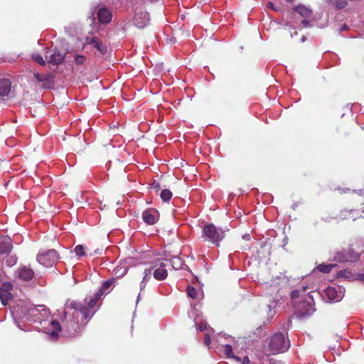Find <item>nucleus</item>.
Segmentation results:
<instances>
[{
	"mask_svg": "<svg viewBox=\"0 0 364 364\" xmlns=\"http://www.w3.org/2000/svg\"><path fill=\"white\" fill-rule=\"evenodd\" d=\"M16 312L21 318L28 321L38 319V316L46 317L48 315V309L44 305L33 306L25 305L18 306Z\"/></svg>",
	"mask_w": 364,
	"mask_h": 364,
	"instance_id": "7ed1b4c3",
	"label": "nucleus"
},
{
	"mask_svg": "<svg viewBox=\"0 0 364 364\" xmlns=\"http://www.w3.org/2000/svg\"><path fill=\"white\" fill-rule=\"evenodd\" d=\"M75 252L77 256L82 257L85 255V247L81 245H78L75 247Z\"/></svg>",
	"mask_w": 364,
	"mask_h": 364,
	"instance_id": "c85d7f7f",
	"label": "nucleus"
},
{
	"mask_svg": "<svg viewBox=\"0 0 364 364\" xmlns=\"http://www.w3.org/2000/svg\"><path fill=\"white\" fill-rule=\"evenodd\" d=\"M115 279H111L105 281L102 286L100 290L96 294L97 297H100L103 293L108 289L112 285H113L115 282Z\"/></svg>",
	"mask_w": 364,
	"mask_h": 364,
	"instance_id": "6ab92c4d",
	"label": "nucleus"
},
{
	"mask_svg": "<svg viewBox=\"0 0 364 364\" xmlns=\"http://www.w3.org/2000/svg\"><path fill=\"white\" fill-rule=\"evenodd\" d=\"M336 265L334 264H321L317 267V269L319 272L323 273H329L331 269L335 267Z\"/></svg>",
	"mask_w": 364,
	"mask_h": 364,
	"instance_id": "b1692460",
	"label": "nucleus"
},
{
	"mask_svg": "<svg viewBox=\"0 0 364 364\" xmlns=\"http://www.w3.org/2000/svg\"><path fill=\"white\" fill-rule=\"evenodd\" d=\"M357 279L361 282H364V273L358 274L357 275Z\"/></svg>",
	"mask_w": 364,
	"mask_h": 364,
	"instance_id": "58836bf2",
	"label": "nucleus"
},
{
	"mask_svg": "<svg viewBox=\"0 0 364 364\" xmlns=\"http://www.w3.org/2000/svg\"><path fill=\"white\" fill-rule=\"evenodd\" d=\"M11 92V82L9 79H0V98L9 97Z\"/></svg>",
	"mask_w": 364,
	"mask_h": 364,
	"instance_id": "f8f14e48",
	"label": "nucleus"
},
{
	"mask_svg": "<svg viewBox=\"0 0 364 364\" xmlns=\"http://www.w3.org/2000/svg\"><path fill=\"white\" fill-rule=\"evenodd\" d=\"M151 269H146L144 270V277L142 281L140 283V290L142 291L146 287V283L151 279Z\"/></svg>",
	"mask_w": 364,
	"mask_h": 364,
	"instance_id": "aec40b11",
	"label": "nucleus"
},
{
	"mask_svg": "<svg viewBox=\"0 0 364 364\" xmlns=\"http://www.w3.org/2000/svg\"><path fill=\"white\" fill-rule=\"evenodd\" d=\"M267 343V350L270 354L284 353L290 347L289 338L282 333H274L269 337Z\"/></svg>",
	"mask_w": 364,
	"mask_h": 364,
	"instance_id": "f03ea898",
	"label": "nucleus"
},
{
	"mask_svg": "<svg viewBox=\"0 0 364 364\" xmlns=\"http://www.w3.org/2000/svg\"><path fill=\"white\" fill-rule=\"evenodd\" d=\"M126 273H127V269H126V268H124V272H123V273H122V275H123V274H125Z\"/></svg>",
	"mask_w": 364,
	"mask_h": 364,
	"instance_id": "79ce46f5",
	"label": "nucleus"
},
{
	"mask_svg": "<svg viewBox=\"0 0 364 364\" xmlns=\"http://www.w3.org/2000/svg\"><path fill=\"white\" fill-rule=\"evenodd\" d=\"M302 291H306V287H302Z\"/></svg>",
	"mask_w": 364,
	"mask_h": 364,
	"instance_id": "37998d69",
	"label": "nucleus"
},
{
	"mask_svg": "<svg viewBox=\"0 0 364 364\" xmlns=\"http://www.w3.org/2000/svg\"><path fill=\"white\" fill-rule=\"evenodd\" d=\"M46 58L48 63L56 65L63 62L65 58V53H62L59 50H55L53 51L47 52Z\"/></svg>",
	"mask_w": 364,
	"mask_h": 364,
	"instance_id": "9d476101",
	"label": "nucleus"
},
{
	"mask_svg": "<svg viewBox=\"0 0 364 364\" xmlns=\"http://www.w3.org/2000/svg\"><path fill=\"white\" fill-rule=\"evenodd\" d=\"M225 355L230 358H233L237 361H240V358L235 355L232 353V347L230 345L226 344L222 346Z\"/></svg>",
	"mask_w": 364,
	"mask_h": 364,
	"instance_id": "f3484780",
	"label": "nucleus"
},
{
	"mask_svg": "<svg viewBox=\"0 0 364 364\" xmlns=\"http://www.w3.org/2000/svg\"><path fill=\"white\" fill-rule=\"evenodd\" d=\"M112 13L106 8H101L97 11V18L101 23H108L112 20Z\"/></svg>",
	"mask_w": 364,
	"mask_h": 364,
	"instance_id": "2eb2a0df",
	"label": "nucleus"
},
{
	"mask_svg": "<svg viewBox=\"0 0 364 364\" xmlns=\"http://www.w3.org/2000/svg\"><path fill=\"white\" fill-rule=\"evenodd\" d=\"M182 265L181 260L179 257H173L172 259V266L175 269H179Z\"/></svg>",
	"mask_w": 364,
	"mask_h": 364,
	"instance_id": "2f4dec72",
	"label": "nucleus"
},
{
	"mask_svg": "<svg viewBox=\"0 0 364 364\" xmlns=\"http://www.w3.org/2000/svg\"><path fill=\"white\" fill-rule=\"evenodd\" d=\"M301 23L304 25V27H306L309 25V21L304 19L301 21Z\"/></svg>",
	"mask_w": 364,
	"mask_h": 364,
	"instance_id": "a19ab883",
	"label": "nucleus"
},
{
	"mask_svg": "<svg viewBox=\"0 0 364 364\" xmlns=\"http://www.w3.org/2000/svg\"><path fill=\"white\" fill-rule=\"evenodd\" d=\"M325 294L330 301H338L341 299L342 293H338L336 288L333 287H328L325 290Z\"/></svg>",
	"mask_w": 364,
	"mask_h": 364,
	"instance_id": "dca6fc26",
	"label": "nucleus"
},
{
	"mask_svg": "<svg viewBox=\"0 0 364 364\" xmlns=\"http://www.w3.org/2000/svg\"><path fill=\"white\" fill-rule=\"evenodd\" d=\"M12 248L13 244L10 237H5L0 240V255L9 254Z\"/></svg>",
	"mask_w": 364,
	"mask_h": 364,
	"instance_id": "4468645a",
	"label": "nucleus"
},
{
	"mask_svg": "<svg viewBox=\"0 0 364 364\" xmlns=\"http://www.w3.org/2000/svg\"><path fill=\"white\" fill-rule=\"evenodd\" d=\"M51 326L53 329L51 333V336L56 338L58 336V331H61L62 327H61L60 323L57 321H53L51 322Z\"/></svg>",
	"mask_w": 364,
	"mask_h": 364,
	"instance_id": "4be33fe9",
	"label": "nucleus"
},
{
	"mask_svg": "<svg viewBox=\"0 0 364 364\" xmlns=\"http://www.w3.org/2000/svg\"><path fill=\"white\" fill-rule=\"evenodd\" d=\"M198 329L200 331H205L206 329V324L205 323H201Z\"/></svg>",
	"mask_w": 364,
	"mask_h": 364,
	"instance_id": "4c0bfd02",
	"label": "nucleus"
},
{
	"mask_svg": "<svg viewBox=\"0 0 364 364\" xmlns=\"http://www.w3.org/2000/svg\"><path fill=\"white\" fill-rule=\"evenodd\" d=\"M204 343L207 346H208L210 344V337L208 333L205 334Z\"/></svg>",
	"mask_w": 364,
	"mask_h": 364,
	"instance_id": "c9c22d12",
	"label": "nucleus"
},
{
	"mask_svg": "<svg viewBox=\"0 0 364 364\" xmlns=\"http://www.w3.org/2000/svg\"><path fill=\"white\" fill-rule=\"evenodd\" d=\"M16 276L21 280L30 281L34 277V272L32 269L26 266L19 267L15 272Z\"/></svg>",
	"mask_w": 364,
	"mask_h": 364,
	"instance_id": "1a4fd4ad",
	"label": "nucleus"
},
{
	"mask_svg": "<svg viewBox=\"0 0 364 364\" xmlns=\"http://www.w3.org/2000/svg\"><path fill=\"white\" fill-rule=\"evenodd\" d=\"M91 44L95 48H96L100 53H105L106 48H105V46L103 45V43L101 41H98L96 38H93L91 41Z\"/></svg>",
	"mask_w": 364,
	"mask_h": 364,
	"instance_id": "5701e85b",
	"label": "nucleus"
},
{
	"mask_svg": "<svg viewBox=\"0 0 364 364\" xmlns=\"http://www.w3.org/2000/svg\"><path fill=\"white\" fill-rule=\"evenodd\" d=\"M325 1L328 4L334 6L338 9H344L348 6L347 0H325Z\"/></svg>",
	"mask_w": 364,
	"mask_h": 364,
	"instance_id": "a211bd4d",
	"label": "nucleus"
},
{
	"mask_svg": "<svg viewBox=\"0 0 364 364\" xmlns=\"http://www.w3.org/2000/svg\"><path fill=\"white\" fill-rule=\"evenodd\" d=\"M13 289V284L9 282H6L2 283L1 286L0 287L1 290H4L6 291L10 292L11 289Z\"/></svg>",
	"mask_w": 364,
	"mask_h": 364,
	"instance_id": "7c9ffc66",
	"label": "nucleus"
},
{
	"mask_svg": "<svg viewBox=\"0 0 364 364\" xmlns=\"http://www.w3.org/2000/svg\"><path fill=\"white\" fill-rule=\"evenodd\" d=\"M35 78L38 82H43V87L45 88H50L53 85V76L51 75L48 74H40V73H34Z\"/></svg>",
	"mask_w": 364,
	"mask_h": 364,
	"instance_id": "ddd939ff",
	"label": "nucleus"
},
{
	"mask_svg": "<svg viewBox=\"0 0 364 364\" xmlns=\"http://www.w3.org/2000/svg\"><path fill=\"white\" fill-rule=\"evenodd\" d=\"M269 6L274 11H279V7H276L274 6V4L272 3H269Z\"/></svg>",
	"mask_w": 364,
	"mask_h": 364,
	"instance_id": "ea45409f",
	"label": "nucleus"
},
{
	"mask_svg": "<svg viewBox=\"0 0 364 364\" xmlns=\"http://www.w3.org/2000/svg\"><path fill=\"white\" fill-rule=\"evenodd\" d=\"M142 218L146 223L154 225L159 220V213L155 209L146 210L142 213Z\"/></svg>",
	"mask_w": 364,
	"mask_h": 364,
	"instance_id": "9b49d317",
	"label": "nucleus"
},
{
	"mask_svg": "<svg viewBox=\"0 0 364 364\" xmlns=\"http://www.w3.org/2000/svg\"><path fill=\"white\" fill-rule=\"evenodd\" d=\"M187 294L191 298L196 299L198 296V291L193 287H188L187 289Z\"/></svg>",
	"mask_w": 364,
	"mask_h": 364,
	"instance_id": "cd10ccee",
	"label": "nucleus"
},
{
	"mask_svg": "<svg viewBox=\"0 0 364 364\" xmlns=\"http://www.w3.org/2000/svg\"><path fill=\"white\" fill-rule=\"evenodd\" d=\"M11 292L0 289V299L4 305L7 304V301L11 299Z\"/></svg>",
	"mask_w": 364,
	"mask_h": 364,
	"instance_id": "393cba45",
	"label": "nucleus"
},
{
	"mask_svg": "<svg viewBox=\"0 0 364 364\" xmlns=\"http://www.w3.org/2000/svg\"><path fill=\"white\" fill-rule=\"evenodd\" d=\"M17 257L16 255H8L4 259V262L8 267H13L17 262Z\"/></svg>",
	"mask_w": 364,
	"mask_h": 364,
	"instance_id": "a878e982",
	"label": "nucleus"
},
{
	"mask_svg": "<svg viewBox=\"0 0 364 364\" xmlns=\"http://www.w3.org/2000/svg\"><path fill=\"white\" fill-rule=\"evenodd\" d=\"M295 11L299 13L301 16L307 18L309 17L312 13L311 10L304 6H299L295 8Z\"/></svg>",
	"mask_w": 364,
	"mask_h": 364,
	"instance_id": "412c9836",
	"label": "nucleus"
},
{
	"mask_svg": "<svg viewBox=\"0 0 364 364\" xmlns=\"http://www.w3.org/2000/svg\"><path fill=\"white\" fill-rule=\"evenodd\" d=\"M85 61V57L84 55H77L75 57V62L77 65H82Z\"/></svg>",
	"mask_w": 364,
	"mask_h": 364,
	"instance_id": "72a5a7b5",
	"label": "nucleus"
},
{
	"mask_svg": "<svg viewBox=\"0 0 364 364\" xmlns=\"http://www.w3.org/2000/svg\"><path fill=\"white\" fill-rule=\"evenodd\" d=\"M242 364H250V360L249 358L247 356L244 357L242 359Z\"/></svg>",
	"mask_w": 364,
	"mask_h": 364,
	"instance_id": "e433bc0d",
	"label": "nucleus"
},
{
	"mask_svg": "<svg viewBox=\"0 0 364 364\" xmlns=\"http://www.w3.org/2000/svg\"><path fill=\"white\" fill-rule=\"evenodd\" d=\"M343 30H346V26H343Z\"/></svg>",
	"mask_w": 364,
	"mask_h": 364,
	"instance_id": "c03bdc74",
	"label": "nucleus"
},
{
	"mask_svg": "<svg viewBox=\"0 0 364 364\" xmlns=\"http://www.w3.org/2000/svg\"><path fill=\"white\" fill-rule=\"evenodd\" d=\"M32 59L37 62L41 65H45L46 62L43 60V57L40 54H33Z\"/></svg>",
	"mask_w": 364,
	"mask_h": 364,
	"instance_id": "c756f323",
	"label": "nucleus"
},
{
	"mask_svg": "<svg viewBox=\"0 0 364 364\" xmlns=\"http://www.w3.org/2000/svg\"><path fill=\"white\" fill-rule=\"evenodd\" d=\"M160 196L163 201L168 202L172 197V193L168 189H164L161 191Z\"/></svg>",
	"mask_w": 364,
	"mask_h": 364,
	"instance_id": "bb28decb",
	"label": "nucleus"
},
{
	"mask_svg": "<svg viewBox=\"0 0 364 364\" xmlns=\"http://www.w3.org/2000/svg\"><path fill=\"white\" fill-rule=\"evenodd\" d=\"M149 21V15L143 8H137L133 16L134 25L139 28H144Z\"/></svg>",
	"mask_w": 364,
	"mask_h": 364,
	"instance_id": "0eeeda50",
	"label": "nucleus"
},
{
	"mask_svg": "<svg viewBox=\"0 0 364 364\" xmlns=\"http://www.w3.org/2000/svg\"><path fill=\"white\" fill-rule=\"evenodd\" d=\"M166 265L161 261L159 260L154 263L151 269H154L153 276L157 280H164L168 276L166 269Z\"/></svg>",
	"mask_w": 364,
	"mask_h": 364,
	"instance_id": "6e6552de",
	"label": "nucleus"
},
{
	"mask_svg": "<svg viewBox=\"0 0 364 364\" xmlns=\"http://www.w3.org/2000/svg\"><path fill=\"white\" fill-rule=\"evenodd\" d=\"M225 237V230L217 228L213 224H208L203 227V237L205 240H208L213 244L219 245L220 242Z\"/></svg>",
	"mask_w": 364,
	"mask_h": 364,
	"instance_id": "20e7f679",
	"label": "nucleus"
},
{
	"mask_svg": "<svg viewBox=\"0 0 364 364\" xmlns=\"http://www.w3.org/2000/svg\"><path fill=\"white\" fill-rule=\"evenodd\" d=\"M335 260L336 261H338L339 262H348V259H347L345 256H344V254L342 253V252H340V253H338L337 255L335 257Z\"/></svg>",
	"mask_w": 364,
	"mask_h": 364,
	"instance_id": "473e14b6",
	"label": "nucleus"
},
{
	"mask_svg": "<svg viewBox=\"0 0 364 364\" xmlns=\"http://www.w3.org/2000/svg\"><path fill=\"white\" fill-rule=\"evenodd\" d=\"M99 298L100 297L96 296V299H91L87 304L75 301H68L65 305V309L74 310V312L73 313V321L70 323L68 321H63V328L65 329L70 334L75 333L80 326V324L78 323L79 321L75 319V317H77L79 315L82 316L80 325H86L88 319L92 316L90 314L91 309L95 306L97 299Z\"/></svg>",
	"mask_w": 364,
	"mask_h": 364,
	"instance_id": "f257e3e1",
	"label": "nucleus"
},
{
	"mask_svg": "<svg viewBox=\"0 0 364 364\" xmlns=\"http://www.w3.org/2000/svg\"><path fill=\"white\" fill-rule=\"evenodd\" d=\"M313 296L311 292L308 294V299L295 306V313L299 318H304L311 315L315 311Z\"/></svg>",
	"mask_w": 364,
	"mask_h": 364,
	"instance_id": "39448f33",
	"label": "nucleus"
},
{
	"mask_svg": "<svg viewBox=\"0 0 364 364\" xmlns=\"http://www.w3.org/2000/svg\"><path fill=\"white\" fill-rule=\"evenodd\" d=\"M59 259L56 250L52 249L47 251H41L36 256V260L45 267H52Z\"/></svg>",
	"mask_w": 364,
	"mask_h": 364,
	"instance_id": "423d86ee",
	"label": "nucleus"
},
{
	"mask_svg": "<svg viewBox=\"0 0 364 364\" xmlns=\"http://www.w3.org/2000/svg\"><path fill=\"white\" fill-rule=\"evenodd\" d=\"M299 294H300V291L299 290H293L291 292V296L292 299L298 298Z\"/></svg>",
	"mask_w": 364,
	"mask_h": 364,
	"instance_id": "f704fd0d",
	"label": "nucleus"
}]
</instances>
